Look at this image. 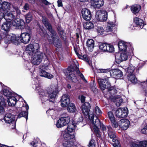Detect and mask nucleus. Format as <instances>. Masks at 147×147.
<instances>
[{"label": "nucleus", "instance_id": "f257e3e1", "mask_svg": "<svg viewBox=\"0 0 147 147\" xmlns=\"http://www.w3.org/2000/svg\"><path fill=\"white\" fill-rule=\"evenodd\" d=\"M58 90L57 86L53 84L48 88L47 91L40 88L39 89L38 92L42 101L45 102L49 100L50 102H54L58 93Z\"/></svg>", "mask_w": 147, "mask_h": 147}, {"label": "nucleus", "instance_id": "f03ea898", "mask_svg": "<svg viewBox=\"0 0 147 147\" xmlns=\"http://www.w3.org/2000/svg\"><path fill=\"white\" fill-rule=\"evenodd\" d=\"M74 136L67 132H65L63 134L64 141L63 143L64 147H71L75 141Z\"/></svg>", "mask_w": 147, "mask_h": 147}, {"label": "nucleus", "instance_id": "7ed1b4c3", "mask_svg": "<svg viewBox=\"0 0 147 147\" xmlns=\"http://www.w3.org/2000/svg\"><path fill=\"white\" fill-rule=\"evenodd\" d=\"M43 54L38 51V49L36 50L33 55L32 59V63L34 65H38L39 64L43 58Z\"/></svg>", "mask_w": 147, "mask_h": 147}, {"label": "nucleus", "instance_id": "20e7f679", "mask_svg": "<svg viewBox=\"0 0 147 147\" xmlns=\"http://www.w3.org/2000/svg\"><path fill=\"white\" fill-rule=\"evenodd\" d=\"M102 130L103 131L104 134L107 131L109 137L111 139H112V141L113 142L117 140L116 137L115 133L113 131L112 128L111 126H103Z\"/></svg>", "mask_w": 147, "mask_h": 147}, {"label": "nucleus", "instance_id": "39448f33", "mask_svg": "<svg viewBox=\"0 0 147 147\" xmlns=\"http://www.w3.org/2000/svg\"><path fill=\"white\" fill-rule=\"evenodd\" d=\"M70 121V117L67 115H65V116H62L57 121L56 124L58 128H61L68 124Z\"/></svg>", "mask_w": 147, "mask_h": 147}, {"label": "nucleus", "instance_id": "423d86ee", "mask_svg": "<svg viewBox=\"0 0 147 147\" xmlns=\"http://www.w3.org/2000/svg\"><path fill=\"white\" fill-rule=\"evenodd\" d=\"M107 12L104 10H99L96 13L95 18L98 21H105L107 19Z\"/></svg>", "mask_w": 147, "mask_h": 147}, {"label": "nucleus", "instance_id": "0eeeda50", "mask_svg": "<svg viewBox=\"0 0 147 147\" xmlns=\"http://www.w3.org/2000/svg\"><path fill=\"white\" fill-rule=\"evenodd\" d=\"M117 30L115 25L112 22L109 21L108 22L105 30V33L106 35L114 33Z\"/></svg>", "mask_w": 147, "mask_h": 147}, {"label": "nucleus", "instance_id": "6e6552de", "mask_svg": "<svg viewBox=\"0 0 147 147\" xmlns=\"http://www.w3.org/2000/svg\"><path fill=\"white\" fill-rule=\"evenodd\" d=\"M127 109L125 107L118 109L115 112V116L117 117L120 118L126 117L127 115Z\"/></svg>", "mask_w": 147, "mask_h": 147}, {"label": "nucleus", "instance_id": "1a4fd4ad", "mask_svg": "<svg viewBox=\"0 0 147 147\" xmlns=\"http://www.w3.org/2000/svg\"><path fill=\"white\" fill-rule=\"evenodd\" d=\"M108 78H106L105 79L101 78L98 79V83L100 88L104 90L105 88H108L111 86V84L108 81Z\"/></svg>", "mask_w": 147, "mask_h": 147}, {"label": "nucleus", "instance_id": "9d476101", "mask_svg": "<svg viewBox=\"0 0 147 147\" xmlns=\"http://www.w3.org/2000/svg\"><path fill=\"white\" fill-rule=\"evenodd\" d=\"M90 117V116H89ZM91 121H92V123L96 128H94L101 129L102 130V127L103 126H105L102 123H101L99 120L97 118L96 116L94 117L92 116L91 117V119L89 117Z\"/></svg>", "mask_w": 147, "mask_h": 147}, {"label": "nucleus", "instance_id": "9b49d317", "mask_svg": "<svg viewBox=\"0 0 147 147\" xmlns=\"http://www.w3.org/2000/svg\"><path fill=\"white\" fill-rule=\"evenodd\" d=\"M76 72V71H75L71 70L69 69H68L65 73L67 78L74 82L77 81V77L75 74Z\"/></svg>", "mask_w": 147, "mask_h": 147}, {"label": "nucleus", "instance_id": "f8f14e48", "mask_svg": "<svg viewBox=\"0 0 147 147\" xmlns=\"http://www.w3.org/2000/svg\"><path fill=\"white\" fill-rule=\"evenodd\" d=\"M19 38L21 42L24 44H27L30 41V36L29 33H23L21 34Z\"/></svg>", "mask_w": 147, "mask_h": 147}, {"label": "nucleus", "instance_id": "ddd939ff", "mask_svg": "<svg viewBox=\"0 0 147 147\" xmlns=\"http://www.w3.org/2000/svg\"><path fill=\"white\" fill-rule=\"evenodd\" d=\"M51 33L50 34L52 39H48L49 41L51 44H52L54 41L58 38L56 32L53 29L52 26L47 29Z\"/></svg>", "mask_w": 147, "mask_h": 147}, {"label": "nucleus", "instance_id": "4468645a", "mask_svg": "<svg viewBox=\"0 0 147 147\" xmlns=\"http://www.w3.org/2000/svg\"><path fill=\"white\" fill-rule=\"evenodd\" d=\"M82 14L83 18L86 20H89L91 18V15L90 11L88 9L85 8L82 9Z\"/></svg>", "mask_w": 147, "mask_h": 147}, {"label": "nucleus", "instance_id": "2eb2a0df", "mask_svg": "<svg viewBox=\"0 0 147 147\" xmlns=\"http://www.w3.org/2000/svg\"><path fill=\"white\" fill-rule=\"evenodd\" d=\"M70 99L69 96L66 94L63 95L61 100V105L62 107H64L68 105L69 103Z\"/></svg>", "mask_w": 147, "mask_h": 147}, {"label": "nucleus", "instance_id": "dca6fc26", "mask_svg": "<svg viewBox=\"0 0 147 147\" xmlns=\"http://www.w3.org/2000/svg\"><path fill=\"white\" fill-rule=\"evenodd\" d=\"M129 124V121L127 119H121L119 122L120 127L124 130L127 129L128 128Z\"/></svg>", "mask_w": 147, "mask_h": 147}, {"label": "nucleus", "instance_id": "f3484780", "mask_svg": "<svg viewBox=\"0 0 147 147\" xmlns=\"http://www.w3.org/2000/svg\"><path fill=\"white\" fill-rule=\"evenodd\" d=\"M110 74L111 76L117 79L121 78L123 76L122 72L117 69L111 70Z\"/></svg>", "mask_w": 147, "mask_h": 147}, {"label": "nucleus", "instance_id": "a211bd4d", "mask_svg": "<svg viewBox=\"0 0 147 147\" xmlns=\"http://www.w3.org/2000/svg\"><path fill=\"white\" fill-rule=\"evenodd\" d=\"M82 110L83 114L87 116L89 115L90 106L88 102H86L82 106Z\"/></svg>", "mask_w": 147, "mask_h": 147}, {"label": "nucleus", "instance_id": "6ab92c4d", "mask_svg": "<svg viewBox=\"0 0 147 147\" xmlns=\"http://www.w3.org/2000/svg\"><path fill=\"white\" fill-rule=\"evenodd\" d=\"M11 4L9 3L6 2H2L0 8V11L6 13L8 11L10 8Z\"/></svg>", "mask_w": 147, "mask_h": 147}, {"label": "nucleus", "instance_id": "aec40b11", "mask_svg": "<svg viewBox=\"0 0 147 147\" xmlns=\"http://www.w3.org/2000/svg\"><path fill=\"white\" fill-rule=\"evenodd\" d=\"M92 6L95 8H99L103 5V0H90Z\"/></svg>", "mask_w": 147, "mask_h": 147}, {"label": "nucleus", "instance_id": "412c9836", "mask_svg": "<svg viewBox=\"0 0 147 147\" xmlns=\"http://www.w3.org/2000/svg\"><path fill=\"white\" fill-rule=\"evenodd\" d=\"M14 116L12 115L10 113H7L4 118V120L7 123H10L13 122L15 123L14 120Z\"/></svg>", "mask_w": 147, "mask_h": 147}, {"label": "nucleus", "instance_id": "4be33fe9", "mask_svg": "<svg viewBox=\"0 0 147 147\" xmlns=\"http://www.w3.org/2000/svg\"><path fill=\"white\" fill-rule=\"evenodd\" d=\"M147 140L138 142H132L131 144V147H146Z\"/></svg>", "mask_w": 147, "mask_h": 147}, {"label": "nucleus", "instance_id": "5701e85b", "mask_svg": "<svg viewBox=\"0 0 147 147\" xmlns=\"http://www.w3.org/2000/svg\"><path fill=\"white\" fill-rule=\"evenodd\" d=\"M130 46L128 42H125L123 41L119 42L118 44L119 50L121 51H125L127 47Z\"/></svg>", "mask_w": 147, "mask_h": 147}, {"label": "nucleus", "instance_id": "b1692460", "mask_svg": "<svg viewBox=\"0 0 147 147\" xmlns=\"http://www.w3.org/2000/svg\"><path fill=\"white\" fill-rule=\"evenodd\" d=\"M11 26V23L7 21L4 22L1 26V29L6 32L7 33L9 31Z\"/></svg>", "mask_w": 147, "mask_h": 147}, {"label": "nucleus", "instance_id": "393cba45", "mask_svg": "<svg viewBox=\"0 0 147 147\" xmlns=\"http://www.w3.org/2000/svg\"><path fill=\"white\" fill-rule=\"evenodd\" d=\"M39 75L41 77H44L49 79H51L53 77V75L43 70H40Z\"/></svg>", "mask_w": 147, "mask_h": 147}, {"label": "nucleus", "instance_id": "a878e982", "mask_svg": "<svg viewBox=\"0 0 147 147\" xmlns=\"http://www.w3.org/2000/svg\"><path fill=\"white\" fill-rule=\"evenodd\" d=\"M134 22L138 27L142 28L144 26L143 21L141 19L137 17L135 18L134 19Z\"/></svg>", "mask_w": 147, "mask_h": 147}, {"label": "nucleus", "instance_id": "bb28decb", "mask_svg": "<svg viewBox=\"0 0 147 147\" xmlns=\"http://www.w3.org/2000/svg\"><path fill=\"white\" fill-rule=\"evenodd\" d=\"M26 50L28 52V53L30 55H33L36 50H34L33 45L32 44H29L26 47Z\"/></svg>", "mask_w": 147, "mask_h": 147}, {"label": "nucleus", "instance_id": "cd10ccee", "mask_svg": "<svg viewBox=\"0 0 147 147\" xmlns=\"http://www.w3.org/2000/svg\"><path fill=\"white\" fill-rule=\"evenodd\" d=\"M141 6L137 4H135L131 6V10L132 12L136 14L138 13L141 9Z\"/></svg>", "mask_w": 147, "mask_h": 147}, {"label": "nucleus", "instance_id": "c85d7f7f", "mask_svg": "<svg viewBox=\"0 0 147 147\" xmlns=\"http://www.w3.org/2000/svg\"><path fill=\"white\" fill-rule=\"evenodd\" d=\"M15 15H13V13H9L7 14L5 16V19L6 20V21L10 22L13 20L15 18Z\"/></svg>", "mask_w": 147, "mask_h": 147}, {"label": "nucleus", "instance_id": "c756f323", "mask_svg": "<svg viewBox=\"0 0 147 147\" xmlns=\"http://www.w3.org/2000/svg\"><path fill=\"white\" fill-rule=\"evenodd\" d=\"M16 99L14 96H10L7 100L8 105L11 106H14L16 103Z\"/></svg>", "mask_w": 147, "mask_h": 147}, {"label": "nucleus", "instance_id": "7c9ffc66", "mask_svg": "<svg viewBox=\"0 0 147 147\" xmlns=\"http://www.w3.org/2000/svg\"><path fill=\"white\" fill-rule=\"evenodd\" d=\"M11 35H9L8 32H6L5 34H3L2 38H3L4 39L5 43L9 44L11 42Z\"/></svg>", "mask_w": 147, "mask_h": 147}, {"label": "nucleus", "instance_id": "2f4dec72", "mask_svg": "<svg viewBox=\"0 0 147 147\" xmlns=\"http://www.w3.org/2000/svg\"><path fill=\"white\" fill-rule=\"evenodd\" d=\"M42 20L43 24L47 28V29L51 26V24L48 22V19L45 16H42Z\"/></svg>", "mask_w": 147, "mask_h": 147}, {"label": "nucleus", "instance_id": "473e14b6", "mask_svg": "<svg viewBox=\"0 0 147 147\" xmlns=\"http://www.w3.org/2000/svg\"><path fill=\"white\" fill-rule=\"evenodd\" d=\"M127 78L133 84H136L137 82V80L134 74H128Z\"/></svg>", "mask_w": 147, "mask_h": 147}, {"label": "nucleus", "instance_id": "72a5a7b5", "mask_svg": "<svg viewBox=\"0 0 147 147\" xmlns=\"http://www.w3.org/2000/svg\"><path fill=\"white\" fill-rule=\"evenodd\" d=\"M83 26L84 28L87 30L92 29L94 27L93 24L90 22H87L84 23Z\"/></svg>", "mask_w": 147, "mask_h": 147}, {"label": "nucleus", "instance_id": "f704fd0d", "mask_svg": "<svg viewBox=\"0 0 147 147\" xmlns=\"http://www.w3.org/2000/svg\"><path fill=\"white\" fill-rule=\"evenodd\" d=\"M94 41L92 39H88L86 42V45L89 49L91 51L94 47Z\"/></svg>", "mask_w": 147, "mask_h": 147}, {"label": "nucleus", "instance_id": "c9c22d12", "mask_svg": "<svg viewBox=\"0 0 147 147\" xmlns=\"http://www.w3.org/2000/svg\"><path fill=\"white\" fill-rule=\"evenodd\" d=\"M67 110L69 112H74L76 111L75 105L73 103H69L68 104Z\"/></svg>", "mask_w": 147, "mask_h": 147}, {"label": "nucleus", "instance_id": "e433bc0d", "mask_svg": "<svg viewBox=\"0 0 147 147\" xmlns=\"http://www.w3.org/2000/svg\"><path fill=\"white\" fill-rule=\"evenodd\" d=\"M18 38H19L18 37H17L15 35L12 34L11 40V42H12L16 45H18L20 42Z\"/></svg>", "mask_w": 147, "mask_h": 147}, {"label": "nucleus", "instance_id": "4c0bfd02", "mask_svg": "<svg viewBox=\"0 0 147 147\" xmlns=\"http://www.w3.org/2000/svg\"><path fill=\"white\" fill-rule=\"evenodd\" d=\"M115 102H116V105L117 106H120L123 102V100L121 98L120 96H115Z\"/></svg>", "mask_w": 147, "mask_h": 147}, {"label": "nucleus", "instance_id": "58836bf2", "mask_svg": "<svg viewBox=\"0 0 147 147\" xmlns=\"http://www.w3.org/2000/svg\"><path fill=\"white\" fill-rule=\"evenodd\" d=\"M60 36L63 40L66 38V34L64 32V31L59 27L57 28Z\"/></svg>", "mask_w": 147, "mask_h": 147}, {"label": "nucleus", "instance_id": "ea45409f", "mask_svg": "<svg viewBox=\"0 0 147 147\" xmlns=\"http://www.w3.org/2000/svg\"><path fill=\"white\" fill-rule=\"evenodd\" d=\"M25 18L26 22L27 23H29L32 19L33 17L30 12H28L25 16Z\"/></svg>", "mask_w": 147, "mask_h": 147}, {"label": "nucleus", "instance_id": "a19ab883", "mask_svg": "<svg viewBox=\"0 0 147 147\" xmlns=\"http://www.w3.org/2000/svg\"><path fill=\"white\" fill-rule=\"evenodd\" d=\"M97 31L98 34L99 35H106V34L105 33V30H104L103 27H98L97 29Z\"/></svg>", "mask_w": 147, "mask_h": 147}, {"label": "nucleus", "instance_id": "79ce46f5", "mask_svg": "<svg viewBox=\"0 0 147 147\" xmlns=\"http://www.w3.org/2000/svg\"><path fill=\"white\" fill-rule=\"evenodd\" d=\"M127 56L125 53H123L120 54L119 59L121 61H122L127 60Z\"/></svg>", "mask_w": 147, "mask_h": 147}, {"label": "nucleus", "instance_id": "37998d69", "mask_svg": "<svg viewBox=\"0 0 147 147\" xmlns=\"http://www.w3.org/2000/svg\"><path fill=\"white\" fill-rule=\"evenodd\" d=\"M28 112L24 111H22L20 113L18 116V117L20 118L22 117H24L26 118V120H27L28 119Z\"/></svg>", "mask_w": 147, "mask_h": 147}, {"label": "nucleus", "instance_id": "c03bdc74", "mask_svg": "<svg viewBox=\"0 0 147 147\" xmlns=\"http://www.w3.org/2000/svg\"><path fill=\"white\" fill-rule=\"evenodd\" d=\"M52 44H53L57 48L60 47L61 45L60 40L58 38L54 41Z\"/></svg>", "mask_w": 147, "mask_h": 147}, {"label": "nucleus", "instance_id": "a18cd8bd", "mask_svg": "<svg viewBox=\"0 0 147 147\" xmlns=\"http://www.w3.org/2000/svg\"><path fill=\"white\" fill-rule=\"evenodd\" d=\"M135 69L134 67L132 65H130L127 68V71L128 74H133Z\"/></svg>", "mask_w": 147, "mask_h": 147}, {"label": "nucleus", "instance_id": "49530a36", "mask_svg": "<svg viewBox=\"0 0 147 147\" xmlns=\"http://www.w3.org/2000/svg\"><path fill=\"white\" fill-rule=\"evenodd\" d=\"M114 51V48L113 46L111 45L107 44V49L106 51L109 52H112Z\"/></svg>", "mask_w": 147, "mask_h": 147}, {"label": "nucleus", "instance_id": "de8ad7c7", "mask_svg": "<svg viewBox=\"0 0 147 147\" xmlns=\"http://www.w3.org/2000/svg\"><path fill=\"white\" fill-rule=\"evenodd\" d=\"M76 53L79 58L83 59L86 62H88V60L86 55H81L77 52H76Z\"/></svg>", "mask_w": 147, "mask_h": 147}, {"label": "nucleus", "instance_id": "09e8293b", "mask_svg": "<svg viewBox=\"0 0 147 147\" xmlns=\"http://www.w3.org/2000/svg\"><path fill=\"white\" fill-rule=\"evenodd\" d=\"M107 43H103L100 45H99L100 49L106 51V50H107Z\"/></svg>", "mask_w": 147, "mask_h": 147}, {"label": "nucleus", "instance_id": "8fccbe9b", "mask_svg": "<svg viewBox=\"0 0 147 147\" xmlns=\"http://www.w3.org/2000/svg\"><path fill=\"white\" fill-rule=\"evenodd\" d=\"M13 9L15 10L16 13V17L18 19L20 17V15L21 14V11L19 8L17 7L13 6Z\"/></svg>", "mask_w": 147, "mask_h": 147}, {"label": "nucleus", "instance_id": "3c124183", "mask_svg": "<svg viewBox=\"0 0 147 147\" xmlns=\"http://www.w3.org/2000/svg\"><path fill=\"white\" fill-rule=\"evenodd\" d=\"M108 115L110 121H112L115 119L113 113L111 111H109L108 113Z\"/></svg>", "mask_w": 147, "mask_h": 147}, {"label": "nucleus", "instance_id": "603ef678", "mask_svg": "<svg viewBox=\"0 0 147 147\" xmlns=\"http://www.w3.org/2000/svg\"><path fill=\"white\" fill-rule=\"evenodd\" d=\"M17 24L18 25L17 27L22 26L24 25V21L22 19L17 20Z\"/></svg>", "mask_w": 147, "mask_h": 147}, {"label": "nucleus", "instance_id": "864d4df0", "mask_svg": "<svg viewBox=\"0 0 147 147\" xmlns=\"http://www.w3.org/2000/svg\"><path fill=\"white\" fill-rule=\"evenodd\" d=\"M76 72L78 75L80 76L82 79L85 82H87L86 80L85 79L83 75L80 72L78 69H77Z\"/></svg>", "mask_w": 147, "mask_h": 147}, {"label": "nucleus", "instance_id": "5fc2aeb1", "mask_svg": "<svg viewBox=\"0 0 147 147\" xmlns=\"http://www.w3.org/2000/svg\"><path fill=\"white\" fill-rule=\"evenodd\" d=\"M3 94L7 97H10L11 95V93L9 91L7 90H3Z\"/></svg>", "mask_w": 147, "mask_h": 147}, {"label": "nucleus", "instance_id": "6e6d98bb", "mask_svg": "<svg viewBox=\"0 0 147 147\" xmlns=\"http://www.w3.org/2000/svg\"><path fill=\"white\" fill-rule=\"evenodd\" d=\"M99 129H97V128H94V130L96 133V136L100 138L101 137V133L99 130Z\"/></svg>", "mask_w": 147, "mask_h": 147}, {"label": "nucleus", "instance_id": "4d7b16f0", "mask_svg": "<svg viewBox=\"0 0 147 147\" xmlns=\"http://www.w3.org/2000/svg\"><path fill=\"white\" fill-rule=\"evenodd\" d=\"M111 125L113 127L116 128L118 126V123L116 122L115 119L113 120L112 121H111Z\"/></svg>", "mask_w": 147, "mask_h": 147}, {"label": "nucleus", "instance_id": "13d9d810", "mask_svg": "<svg viewBox=\"0 0 147 147\" xmlns=\"http://www.w3.org/2000/svg\"><path fill=\"white\" fill-rule=\"evenodd\" d=\"M94 112L96 114L98 115H100L102 113L101 111L97 106H96L95 107L94 109Z\"/></svg>", "mask_w": 147, "mask_h": 147}, {"label": "nucleus", "instance_id": "bf43d9fd", "mask_svg": "<svg viewBox=\"0 0 147 147\" xmlns=\"http://www.w3.org/2000/svg\"><path fill=\"white\" fill-rule=\"evenodd\" d=\"M113 142H114L113 144V146L114 147H121L120 142L117 140Z\"/></svg>", "mask_w": 147, "mask_h": 147}, {"label": "nucleus", "instance_id": "052dcab7", "mask_svg": "<svg viewBox=\"0 0 147 147\" xmlns=\"http://www.w3.org/2000/svg\"><path fill=\"white\" fill-rule=\"evenodd\" d=\"M72 126H73V125H68L67 126V132L68 133H69L68 132H71L73 131L74 130V129L73 128V127H72Z\"/></svg>", "mask_w": 147, "mask_h": 147}, {"label": "nucleus", "instance_id": "680f3d73", "mask_svg": "<svg viewBox=\"0 0 147 147\" xmlns=\"http://www.w3.org/2000/svg\"><path fill=\"white\" fill-rule=\"evenodd\" d=\"M141 132L143 134H147V125L145 126L141 129Z\"/></svg>", "mask_w": 147, "mask_h": 147}, {"label": "nucleus", "instance_id": "e2e57ef3", "mask_svg": "<svg viewBox=\"0 0 147 147\" xmlns=\"http://www.w3.org/2000/svg\"><path fill=\"white\" fill-rule=\"evenodd\" d=\"M88 146L89 147H95V145L94 144V141L93 140H92L90 141Z\"/></svg>", "mask_w": 147, "mask_h": 147}, {"label": "nucleus", "instance_id": "0e129e2a", "mask_svg": "<svg viewBox=\"0 0 147 147\" xmlns=\"http://www.w3.org/2000/svg\"><path fill=\"white\" fill-rule=\"evenodd\" d=\"M101 73H106L109 72L110 73V71L108 69H99Z\"/></svg>", "mask_w": 147, "mask_h": 147}, {"label": "nucleus", "instance_id": "69168bd1", "mask_svg": "<svg viewBox=\"0 0 147 147\" xmlns=\"http://www.w3.org/2000/svg\"><path fill=\"white\" fill-rule=\"evenodd\" d=\"M108 90L109 91V93L111 94H114L116 92V90L115 89H109Z\"/></svg>", "mask_w": 147, "mask_h": 147}, {"label": "nucleus", "instance_id": "338daca9", "mask_svg": "<svg viewBox=\"0 0 147 147\" xmlns=\"http://www.w3.org/2000/svg\"><path fill=\"white\" fill-rule=\"evenodd\" d=\"M17 19H15L13 20L12 21V24L15 27H17Z\"/></svg>", "mask_w": 147, "mask_h": 147}, {"label": "nucleus", "instance_id": "774afa93", "mask_svg": "<svg viewBox=\"0 0 147 147\" xmlns=\"http://www.w3.org/2000/svg\"><path fill=\"white\" fill-rule=\"evenodd\" d=\"M5 110L2 106H0V114H2L4 113Z\"/></svg>", "mask_w": 147, "mask_h": 147}]
</instances>
